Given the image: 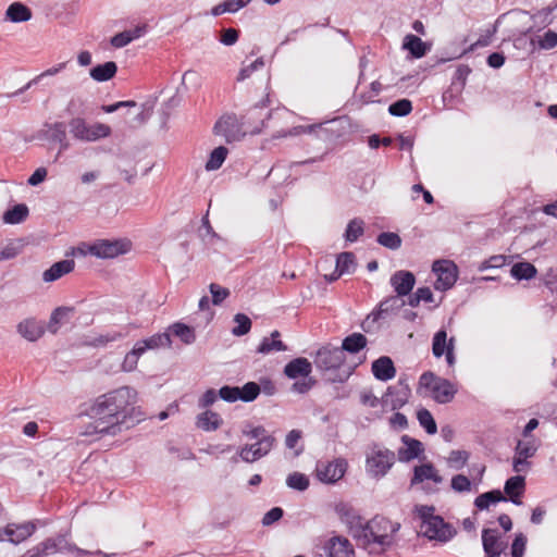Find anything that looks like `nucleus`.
<instances>
[{"mask_svg": "<svg viewBox=\"0 0 557 557\" xmlns=\"http://www.w3.org/2000/svg\"><path fill=\"white\" fill-rule=\"evenodd\" d=\"M137 400V391L131 386H122L98 396L86 411L92 422L84 434H119L123 426H129L127 420L133 416Z\"/></svg>", "mask_w": 557, "mask_h": 557, "instance_id": "obj_1", "label": "nucleus"}, {"mask_svg": "<svg viewBox=\"0 0 557 557\" xmlns=\"http://www.w3.org/2000/svg\"><path fill=\"white\" fill-rule=\"evenodd\" d=\"M172 326L163 333L153 334L152 336L137 341L133 348L124 356L121 363V370L123 372H133L136 370L140 357H143L148 350H157L164 347H170Z\"/></svg>", "mask_w": 557, "mask_h": 557, "instance_id": "obj_2", "label": "nucleus"}, {"mask_svg": "<svg viewBox=\"0 0 557 557\" xmlns=\"http://www.w3.org/2000/svg\"><path fill=\"white\" fill-rule=\"evenodd\" d=\"M395 531L396 529L388 519L383 517H374L364 525H361L355 532V536L362 539L366 544L375 543L382 547H385L391 545V533Z\"/></svg>", "mask_w": 557, "mask_h": 557, "instance_id": "obj_3", "label": "nucleus"}, {"mask_svg": "<svg viewBox=\"0 0 557 557\" xmlns=\"http://www.w3.org/2000/svg\"><path fill=\"white\" fill-rule=\"evenodd\" d=\"M67 128L71 137L81 143H95L111 135L109 125L100 122L90 124L82 116L72 117Z\"/></svg>", "mask_w": 557, "mask_h": 557, "instance_id": "obj_4", "label": "nucleus"}, {"mask_svg": "<svg viewBox=\"0 0 557 557\" xmlns=\"http://www.w3.org/2000/svg\"><path fill=\"white\" fill-rule=\"evenodd\" d=\"M425 388L431 393L432 398L438 404L450 403L457 387L450 381L435 375L431 371L424 372L419 379V389Z\"/></svg>", "mask_w": 557, "mask_h": 557, "instance_id": "obj_5", "label": "nucleus"}, {"mask_svg": "<svg viewBox=\"0 0 557 557\" xmlns=\"http://www.w3.org/2000/svg\"><path fill=\"white\" fill-rule=\"evenodd\" d=\"M73 553L77 557H86L91 555V552L78 548L74 544H71L65 534L58 535L55 537H49L33 548L27 550L30 557H47L57 553Z\"/></svg>", "mask_w": 557, "mask_h": 557, "instance_id": "obj_6", "label": "nucleus"}, {"mask_svg": "<svg viewBox=\"0 0 557 557\" xmlns=\"http://www.w3.org/2000/svg\"><path fill=\"white\" fill-rule=\"evenodd\" d=\"M395 460L394 451L380 445H373L367 455V472L373 478H383L393 467Z\"/></svg>", "mask_w": 557, "mask_h": 557, "instance_id": "obj_7", "label": "nucleus"}, {"mask_svg": "<svg viewBox=\"0 0 557 557\" xmlns=\"http://www.w3.org/2000/svg\"><path fill=\"white\" fill-rule=\"evenodd\" d=\"M131 248L129 242L122 239H98L89 244L86 253L100 259H112L126 253Z\"/></svg>", "mask_w": 557, "mask_h": 557, "instance_id": "obj_8", "label": "nucleus"}, {"mask_svg": "<svg viewBox=\"0 0 557 557\" xmlns=\"http://www.w3.org/2000/svg\"><path fill=\"white\" fill-rule=\"evenodd\" d=\"M345 361V354L339 347L323 346L314 357V364L322 371H331L339 369Z\"/></svg>", "mask_w": 557, "mask_h": 557, "instance_id": "obj_9", "label": "nucleus"}, {"mask_svg": "<svg viewBox=\"0 0 557 557\" xmlns=\"http://www.w3.org/2000/svg\"><path fill=\"white\" fill-rule=\"evenodd\" d=\"M432 269L437 275L434 283L435 289L447 290L455 285L458 277V268L453 261L437 260L433 263Z\"/></svg>", "mask_w": 557, "mask_h": 557, "instance_id": "obj_10", "label": "nucleus"}, {"mask_svg": "<svg viewBox=\"0 0 557 557\" xmlns=\"http://www.w3.org/2000/svg\"><path fill=\"white\" fill-rule=\"evenodd\" d=\"M420 533L430 540L447 542L454 536L455 531L442 517L437 516L436 518H431V520L422 521Z\"/></svg>", "mask_w": 557, "mask_h": 557, "instance_id": "obj_11", "label": "nucleus"}, {"mask_svg": "<svg viewBox=\"0 0 557 557\" xmlns=\"http://www.w3.org/2000/svg\"><path fill=\"white\" fill-rule=\"evenodd\" d=\"M214 133L224 137L226 143L238 141L245 136L242 123L233 114L222 116L214 125Z\"/></svg>", "mask_w": 557, "mask_h": 557, "instance_id": "obj_12", "label": "nucleus"}, {"mask_svg": "<svg viewBox=\"0 0 557 557\" xmlns=\"http://www.w3.org/2000/svg\"><path fill=\"white\" fill-rule=\"evenodd\" d=\"M410 393L409 385L399 380L396 385L387 387L385 395L382 397V406L389 410H397L407 404Z\"/></svg>", "mask_w": 557, "mask_h": 557, "instance_id": "obj_13", "label": "nucleus"}, {"mask_svg": "<svg viewBox=\"0 0 557 557\" xmlns=\"http://www.w3.org/2000/svg\"><path fill=\"white\" fill-rule=\"evenodd\" d=\"M346 468L347 462L344 459H335L331 462H319L317 466V476L324 483H335L344 476Z\"/></svg>", "mask_w": 557, "mask_h": 557, "instance_id": "obj_14", "label": "nucleus"}, {"mask_svg": "<svg viewBox=\"0 0 557 557\" xmlns=\"http://www.w3.org/2000/svg\"><path fill=\"white\" fill-rule=\"evenodd\" d=\"M35 531L36 525L33 522L8 524L3 530H0V542L8 540L13 544H18L30 537Z\"/></svg>", "mask_w": 557, "mask_h": 557, "instance_id": "obj_15", "label": "nucleus"}, {"mask_svg": "<svg viewBox=\"0 0 557 557\" xmlns=\"http://www.w3.org/2000/svg\"><path fill=\"white\" fill-rule=\"evenodd\" d=\"M482 545L486 557H499L507 548V542L502 539L495 529L482 531Z\"/></svg>", "mask_w": 557, "mask_h": 557, "instance_id": "obj_16", "label": "nucleus"}, {"mask_svg": "<svg viewBox=\"0 0 557 557\" xmlns=\"http://www.w3.org/2000/svg\"><path fill=\"white\" fill-rule=\"evenodd\" d=\"M273 446L271 445V440L265 438L261 442L243 446L238 455L243 461L251 463L267 456Z\"/></svg>", "mask_w": 557, "mask_h": 557, "instance_id": "obj_17", "label": "nucleus"}, {"mask_svg": "<svg viewBox=\"0 0 557 557\" xmlns=\"http://www.w3.org/2000/svg\"><path fill=\"white\" fill-rule=\"evenodd\" d=\"M389 283L396 295L404 298L411 294L416 284V277L410 271L399 270L391 276Z\"/></svg>", "mask_w": 557, "mask_h": 557, "instance_id": "obj_18", "label": "nucleus"}, {"mask_svg": "<svg viewBox=\"0 0 557 557\" xmlns=\"http://www.w3.org/2000/svg\"><path fill=\"white\" fill-rule=\"evenodd\" d=\"M74 269L75 261L73 259H64L53 263L49 269L45 270L41 278L45 283H53L72 273Z\"/></svg>", "mask_w": 557, "mask_h": 557, "instance_id": "obj_19", "label": "nucleus"}, {"mask_svg": "<svg viewBox=\"0 0 557 557\" xmlns=\"http://www.w3.org/2000/svg\"><path fill=\"white\" fill-rule=\"evenodd\" d=\"M327 557H352L354 548L350 542L343 536H333L325 546Z\"/></svg>", "mask_w": 557, "mask_h": 557, "instance_id": "obj_20", "label": "nucleus"}, {"mask_svg": "<svg viewBox=\"0 0 557 557\" xmlns=\"http://www.w3.org/2000/svg\"><path fill=\"white\" fill-rule=\"evenodd\" d=\"M16 330L17 333L28 342H36L45 334L44 323L34 318L21 321Z\"/></svg>", "mask_w": 557, "mask_h": 557, "instance_id": "obj_21", "label": "nucleus"}, {"mask_svg": "<svg viewBox=\"0 0 557 557\" xmlns=\"http://www.w3.org/2000/svg\"><path fill=\"white\" fill-rule=\"evenodd\" d=\"M471 72L472 70L467 64H460L457 67L449 89L446 90L443 95L444 100H446L448 97L453 98L455 96H459L462 92L467 84V78Z\"/></svg>", "mask_w": 557, "mask_h": 557, "instance_id": "obj_22", "label": "nucleus"}, {"mask_svg": "<svg viewBox=\"0 0 557 557\" xmlns=\"http://www.w3.org/2000/svg\"><path fill=\"white\" fill-rule=\"evenodd\" d=\"M372 373L375 379L386 382L392 380L396 375V369L394 367L393 360L383 356L372 362L371 367Z\"/></svg>", "mask_w": 557, "mask_h": 557, "instance_id": "obj_23", "label": "nucleus"}, {"mask_svg": "<svg viewBox=\"0 0 557 557\" xmlns=\"http://www.w3.org/2000/svg\"><path fill=\"white\" fill-rule=\"evenodd\" d=\"M405 305L406 301L403 297L398 295L389 296L380 302L377 310L372 312L368 319L373 317V321H376L381 318H384L385 314L399 311Z\"/></svg>", "mask_w": 557, "mask_h": 557, "instance_id": "obj_24", "label": "nucleus"}, {"mask_svg": "<svg viewBox=\"0 0 557 557\" xmlns=\"http://www.w3.org/2000/svg\"><path fill=\"white\" fill-rule=\"evenodd\" d=\"M66 127L67 124L63 122L46 123L45 133L50 140L60 144L62 149H67L70 143L66 135Z\"/></svg>", "mask_w": 557, "mask_h": 557, "instance_id": "obj_25", "label": "nucleus"}, {"mask_svg": "<svg viewBox=\"0 0 557 557\" xmlns=\"http://www.w3.org/2000/svg\"><path fill=\"white\" fill-rule=\"evenodd\" d=\"M311 371V362L302 357L289 361L284 368V373L289 379H297L299 376L308 377Z\"/></svg>", "mask_w": 557, "mask_h": 557, "instance_id": "obj_26", "label": "nucleus"}, {"mask_svg": "<svg viewBox=\"0 0 557 557\" xmlns=\"http://www.w3.org/2000/svg\"><path fill=\"white\" fill-rule=\"evenodd\" d=\"M525 486L524 476L515 475L509 478L505 483V494L509 496V499L515 505H521L519 497L523 494Z\"/></svg>", "mask_w": 557, "mask_h": 557, "instance_id": "obj_27", "label": "nucleus"}, {"mask_svg": "<svg viewBox=\"0 0 557 557\" xmlns=\"http://www.w3.org/2000/svg\"><path fill=\"white\" fill-rule=\"evenodd\" d=\"M223 423L221 416L214 411L206 410L197 416L196 425L205 432L218 430Z\"/></svg>", "mask_w": 557, "mask_h": 557, "instance_id": "obj_28", "label": "nucleus"}, {"mask_svg": "<svg viewBox=\"0 0 557 557\" xmlns=\"http://www.w3.org/2000/svg\"><path fill=\"white\" fill-rule=\"evenodd\" d=\"M403 442L405 443L406 447L398 450V459L400 461H410L417 458L423 451L422 443L418 440L404 435Z\"/></svg>", "mask_w": 557, "mask_h": 557, "instance_id": "obj_29", "label": "nucleus"}, {"mask_svg": "<svg viewBox=\"0 0 557 557\" xmlns=\"http://www.w3.org/2000/svg\"><path fill=\"white\" fill-rule=\"evenodd\" d=\"M280 332L273 331L270 337H263L260 345L257 348V352L261 355H268L273 351H285L286 345L280 339Z\"/></svg>", "mask_w": 557, "mask_h": 557, "instance_id": "obj_30", "label": "nucleus"}, {"mask_svg": "<svg viewBox=\"0 0 557 557\" xmlns=\"http://www.w3.org/2000/svg\"><path fill=\"white\" fill-rule=\"evenodd\" d=\"M74 308L72 307H58L55 308L49 319L47 330L52 333L57 334L60 326L64 324L70 315L73 313Z\"/></svg>", "mask_w": 557, "mask_h": 557, "instance_id": "obj_31", "label": "nucleus"}, {"mask_svg": "<svg viewBox=\"0 0 557 557\" xmlns=\"http://www.w3.org/2000/svg\"><path fill=\"white\" fill-rule=\"evenodd\" d=\"M5 16L13 23L26 22L32 18V11L22 2H13L7 9Z\"/></svg>", "mask_w": 557, "mask_h": 557, "instance_id": "obj_32", "label": "nucleus"}, {"mask_svg": "<svg viewBox=\"0 0 557 557\" xmlns=\"http://www.w3.org/2000/svg\"><path fill=\"white\" fill-rule=\"evenodd\" d=\"M127 334L122 331L111 330L94 336L89 345L97 348L107 347L109 344L123 339Z\"/></svg>", "mask_w": 557, "mask_h": 557, "instance_id": "obj_33", "label": "nucleus"}, {"mask_svg": "<svg viewBox=\"0 0 557 557\" xmlns=\"http://www.w3.org/2000/svg\"><path fill=\"white\" fill-rule=\"evenodd\" d=\"M499 502H507L506 496L499 490H493L479 495L474 500V506L479 510L488 509L490 505L497 504Z\"/></svg>", "mask_w": 557, "mask_h": 557, "instance_id": "obj_34", "label": "nucleus"}, {"mask_svg": "<svg viewBox=\"0 0 557 557\" xmlns=\"http://www.w3.org/2000/svg\"><path fill=\"white\" fill-rule=\"evenodd\" d=\"M116 70V64L112 61H109L92 67L90 70V76L96 82H106L115 75Z\"/></svg>", "mask_w": 557, "mask_h": 557, "instance_id": "obj_35", "label": "nucleus"}, {"mask_svg": "<svg viewBox=\"0 0 557 557\" xmlns=\"http://www.w3.org/2000/svg\"><path fill=\"white\" fill-rule=\"evenodd\" d=\"M367 345V337L361 333H352L351 335L344 338L342 347L343 352L356 354L364 348Z\"/></svg>", "mask_w": 557, "mask_h": 557, "instance_id": "obj_36", "label": "nucleus"}, {"mask_svg": "<svg viewBox=\"0 0 557 557\" xmlns=\"http://www.w3.org/2000/svg\"><path fill=\"white\" fill-rule=\"evenodd\" d=\"M407 40L404 41L403 48L408 50L412 58L419 59L422 58L428 50L430 49V45L423 42L421 37H406Z\"/></svg>", "mask_w": 557, "mask_h": 557, "instance_id": "obj_37", "label": "nucleus"}, {"mask_svg": "<svg viewBox=\"0 0 557 557\" xmlns=\"http://www.w3.org/2000/svg\"><path fill=\"white\" fill-rule=\"evenodd\" d=\"M357 267L356 258L352 252L345 251L337 256L336 267L337 275H344L346 273H352Z\"/></svg>", "mask_w": 557, "mask_h": 557, "instance_id": "obj_38", "label": "nucleus"}, {"mask_svg": "<svg viewBox=\"0 0 557 557\" xmlns=\"http://www.w3.org/2000/svg\"><path fill=\"white\" fill-rule=\"evenodd\" d=\"M28 216V208L24 203L14 206L4 212L2 220L5 224H20Z\"/></svg>", "mask_w": 557, "mask_h": 557, "instance_id": "obj_39", "label": "nucleus"}, {"mask_svg": "<svg viewBox=\"0 0 557 557\" xmlns=\"http://www.w3.org/2000/svg\"><path fill=\"white\" fill-rule=\"evenodd\" d=\"M450 345V338H447V333L445 330H440L433 336L432 343V352L434 357L441 358L443 355L447 352V349Z\"/></svg>", "mask_w": 557, "mask_h": 557, "instance_id": "obj_40", "label": "nucleus"}, {"mask_svg": "<svg viewBox=\"0 0 557 557\" xmlns=\"http://www.w3.org/2000/svg\"><path fill=\"white\" fill-rule=\"evenodd\" d=\"M536 273V268L530 262H518L510 270V274L519 281L533 278Z\"/></svg>", "mask_w": 557, "mask_h": 557, "instance_id": "obj_41", "label": "nucleus"}, {"mask_svg": "<svg viewBox=\"0 0 557 557\" xmlns=\"http://www.w3.org/2000/svg\"><path fill=\"white\" fill-rule=\"evenodd\" d=\"M250 1L251 0H225L224 2L213 7L211 13L215 16L226 12L235 13L246 7Z\"/></svg>", "mask_w": 557, "mask_h": 557, "instance_id": "obj_42", "label": "nucleus"}, {"mask_svg": "<svg viewBox=\"0 0 557 557\" xmlns=\"http://www.w3.org/2000/svg\"><path fill=\"white\" fill-rule=\"evenodd\" d=\"M539 449V444L534 437H528L525 441H518L515 455L522 458H532Z\"/></svg>", "mask_w": 557, "mask_h": 557, "instance_id": "obj_43", "label": "nucleus"}, {"mask_svg": "<svg viewBox=\"0 0 557 557\" xmlns=\"http://www.w3.org/2000/svg\"><path fill=\"white\" fill-rule=\"evenodd\" d=\"M364 232V222L361 219L355 218L349 221L344 237L347 242L354 243L360 236H362Z\"/></svg>", "mask_w": 557, "mask_h": 557, "instance_id": "obj_44", "label": "nucleus"}, {"mask_svg": "<svg viewBox=\"0 0 557 557\" xmlns=\"http://www.w3.org/2000/svg\"><path fill=\"white\" fill-rule=\"evenodd\" d=\"M228 153L227 148L219 146L210 153L209 160L206 163V169L209 171L218 170L221 168Z\"/></svg>", "mask_w": 557, "mask_h": 557, "instance_id": "obj_45", "label": "nucleus"}, {"mask_svg": "<svg viewBox=\"0 0 557 557\" xmlns=\"http://www.w3.org/2000/svg\"><path fill=\"white\" fill-rule=\"evenodd\" d=\"M417 419L422 428L425 429L428 434H435L437 432L436 422L432 416V413L422 408L417 412Z\"/></svg>", "mask_w": 557, "mask_h": 557, "instance_id": "obj_46", "label": "nucleus"}, {"mask_svg": "<svg viewBox=\"0 0 557 557\" xmlns=\"http://www.w3.org/2000/svg\"><path fill=\"white\" fill-rule=\"evenodd\" d=\"M260 385L256 382H248L243 387H239L240 397L238 400L244 403L253 401L260 394Z\"/></svg>", "mask_w": 557, "mask_h": 557, "instance_id": "obj_47", "label": "nucleus"}, {"mask_svg": "<svg viewBox=\"0 0 557 557\" xmlns=\"http://www.w3.org/2000/svg\"><path fill=\"white\" fill-rule=\"evenodd\" d=\"M176 338L185 345L194 344L196 341L195 329L184 323L176 322Z\"/></svg>", "mask_w": 557, "mask_h": 557, "instance_id": "obj_48", "label": "nucleus"}, {"mask_svg": "<svg viewBox=\"0 0 557 557\" xmlns=\"http://www.w3.org/2000/svg\"><path fill=\"white\" fill-rule=\"evenodd\" d=\"M469 459V453L467 450H451L447 458V463L450 468L456 470L462 469Z\"/></svg>", "mask_w": 557, "mask_h": 557, "instance_id": "obj_49", "label": "nucleus"}, {"mask_svg": "<svg viewBox=\"0 0 557 557\" xmlns=\"http://www.w3.org/2000/svg\"><path fill=\"white\" fill-rule=\"evenodd\" d=\"M234 322L237 324L233 330L232 334L235 336L246 335L251 329V320L244 313H237L234 315Z\"/></svg>", "mask_w": 557, "mask_h": 557, "instance_id": "obj_50", "label": "nucleus"}, {"mask_svg": "<svg viewBox=\"0 0 557 557\" xmlns=\"http://www.w3.org/2000/svg\"><path fill=\"white\" fill-rule=\"evenodd\" d=\"M288 487L297 491H306L309 486V479L300 472H293L286 479Z\"/></svg>", "mask_w": 557, "mask_h": 557, "instance_id": "obj_51", "label": "nucleus"}, {"mask_svg": "<svg viewBox=\"0 0 557 557\" xmlns=\"http://www.w3.org/2000/svg\"><path fill=\"white\" fill-rule=\"evenodd\" d=\"M412 110V103L409 99H399L388 107L389 114L394 116H406Z\"/></svg>", "mask_w": 557, "mask_h": 557, "instance_id": "obj_52", "label": "nucleus"}, {"mask_svg": "<svg viewBox=\"0 0 557 557\" xmlns=\"http://www.w3.org/2000/svg\"><path fill=\"white\" fill-rule=\"evenodd\" d=\"M532 51L549 50L557 46V37H529Z\"/></svg>", "mask_w": 557, "mask_h": 557, "instance_id": "obj_53", "label": "nucleus"}, {"mask_svg": "<svg viewBox=\"0 0 557 557\" xmlns=\"http://www.w3.org/2000/svg\"><path fill=\"white\" fill-rule=\"evenodd\" d=\"M377 243L389 249H398L401 245V238L396 233L383 232L377 236Z\"/></svg>", "mask_w": 557, "mask_h": 557, "instance_id": "obj_54", "label": "nucleus"}, {"mask_svg": "<svg viewBox=\"0 0 557 557\" xmlns=\"http://www.w3.org/2000/svg\"><path fill=\"white\" fill-rule=\"evenodd\" d=\"M65 67V63H60L55 66H52L46 71H44L42 73H40L39 75H37L36 77H34L32 81H29L23 88H21L17 92L18 94H22L24 92L25 90H27L32 85L34 84H38L44 77H47V76H53V75H57L58 73H60L63 69Z\"/></svg>", "mask_w": 557, "mask_h": 557, "instance_id": "obj_55", "label": "nucleus"}, {"mask_svg": "<svg viewBox=\"0 0 557 557\" xmlns=\"http://www.w3.org/2000/svg\"><path fill=\"white\" fill-rule=\"evenodd\" d=\"M450 486L457 493H466L471 491L472 483L468 476L463 474H456L451 478Z\"/></svg>", "mask_w": 557, "mask_h": 557, "instance_id": "obj_56", "label": "nucleus"}, {"mask_svg": "<svg viewBox=\"0 0 557 557\" xmlns=\"http://www.w3.org/2000/svg\"><path fill=\"white\" fill-rule=\"evenodd\" d=\"M433 465L424 463L414 468L413 478L411 479V484L414 485L417 483H421L424 480H430L432 478Z\"/></svg>", "mask_w": 557, "mask_h": 557, "instance_id": "obj_57", "label": "nucleus"}, {"mask_svg": "<svg viewBox=\"0 0 557 557\" xmlns=\"http://www.w3.org/2000/svg\"><path fill=\"white\" fill-rule=\"evenodd\" d=\"M243 434L246 435L247 437L251 438V440H257V442H261L263 440H271V445H274L275 443V438L268 434L267 430L259 425V426H255L250 430H243Z\"/></svg>", "mask_w": 557, "mask_h": 557, "instance_id": "obj_58", "label": "nucleus"}, {"mask_svg": "<svg viewBox=\"0 0 557 557\" xmlns=\"http://www.w3.org/2000/svg\"><path fill=\"white\" fill-rule=\"evenodd\" d=\"M506 260H507V258L504 255L492 256L488 259H486L483 262H481L479 264V267H478V270L480 272H483V271L488 270V269H499V268H503L506 264Z\"/></svg>", "mask_w": 557, "mask_h": 557, "instance_id": "obj_59", "label": "nucleus"}, {"mask_svg": "<svg viewBox=\"0 0 557 557\" xmlns=\"http://www.w3.org/2000/svg\"><path fill=\"white\" fill-rule=\"evenodd\" d=\"M264 66V61H263V58H258L256 59L255 61H252L250 64L248 65H245L240 69L239 73H238V76H237V81L238 82H242V81H245L247 78L250 77V75L255 72V71H258L260 69H263Z\"/></svg>", "mask_w": 557, "mask_h": 557, "instance_id": "obj_60", "label": "nucleus"}, {"mask_svg": "<svg viewBox=\"0 0 557 557\" xmlns=\"http://www.w3.org/2000/svg\"><path fill=\"white\" fill-rule=\"evenodd\" d=\"M209 289L212 295V304L215 306L221 305L230 295V290L227 288L222 287L216 283H211Z\"/></svg>", "mask_w": 557, "mask_h": 557, "instance_id": "obj_61", "label": "nucleus"}, {"mask_svg": "<svg viewBox=\"0 0 557 557\" xmlns=\"http://www.w3.org/2000/svg\"><path fill=\"white\" fill-rule=\"evenodd\" d=\"M219 396L228 403H234L238 400V397H240L239 394V387L238 386H223L219 391Z\"/></svg>", "mask_w": 557, "mask_h": 557, "instance_id": "obj_62", "label": "nucleus"}, {"mask_svg": "<svg viewBox=\"0 0 557 557\" xmlns=\"http://www.w3.org/2000/svg\"><path fill=\"white\" fill-rule=\"evenodd\" d=\"M525 544L527 537L522 533L517 534L511 544V556L522 557L525 550Z\"/></svg>", "mask_w": 557, "mask_h": 557, "instance_id": "obj_63", "label": "nucleus"}, {"mask_svg": "<svg viewBox=\"0 0 557 557\" xmlns=\"http://www.w3.org/2000/svg\"><path fill=\"white\" fill-rule=\"evenodd\" d=\"M283 517V509L280 507H274L269 510L262 518L263 525H271L272 523L278 521Z\"/></svg>", "mask_w": 557, "mask_h": 557, "instance_id": "obj_64", "label": "nucleus"}]
</instances>
